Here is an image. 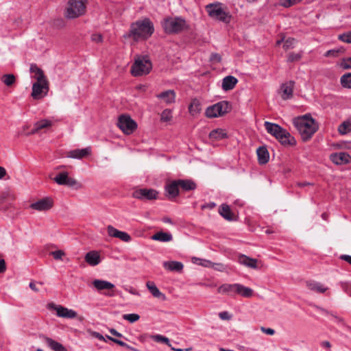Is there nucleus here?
<instances>
[{
	"label": "nucleus",
	"instance_id": "obj_1",
	"mask_svg": "<svg viewBox=\"0 0 351 351\" xmlns=\"http://www.w3.org/2000/svg\"><path fill=\"white\" fill-rule=\"evenodd\" d=\"M293 123L304 141L310 139L318 129L315 121L310 114L294 118Z\"/></svg>",
	"mask_w": 351,
	"mask_h": 351
},
{
	"label": "nucleus",
	"instance_id": "obj_2",
	"mask_svg": "<svg viewBox=\"0 0 351 351\" xmlns=\"http://www.w3.org/2000/svg\"><path fill=\"white\" fill-rule=\"evenodd\" d=\"M154 32L153 23L149 19L145 18L131 24L128 36L134 40H147L153 34Z\"/></svg>",
	"mask_w": 351,
	"mask_h": 351
},
{
	"label": "nucleus",
	"instance_id": "obj_3",
	"mask_svg": "<svg viewBox=\"0 0 351 351\" xmlns=\"http://www.w3.org/2000/svg\"><path fill=\"white\" fill-rule=\"evenodd\" d=\"M266 131L274 136L283 145H293L296 141L293 136L285 129L276 123L265 121L264 123Z\"/></svg>",
	"mask_w": 351,
	"mask_h": 351
},
{
	"label": "nucleus",
	"instance_id": "obj_4",
	"mask_svg": "<svg viewBox=\"0 0 351 351\" xmlns=\"http://www.w3.org/2000/svg\"><path fill=\"white\" fill-rule=\"evenodd\" d=\"M161 25L167 34H178L189 28L186 21L180 16L167 17L161 21Z\"/></svg>",
	"mask_w": 351,
	"mask_h": 351
},
{
	"label": "nucleus",
	"instance_id": "obj_5",
	"mask_svg": "<svg viewBox=\"0 0 351 351\" xmlns=\"http://www.w3.org/2000/svg\"><path fill=\"white\" fill-rule=\"evenodd\" d=\"M86 0H69L65 10L64 15L67 19H75L86 12Z\"/></svg>",
	"mask_w": 351,
	"mask_h": 351
},
{
	"label": "nucleus",
	"instance_id": "obj_6",
	"mask_svg": "<svg viewBox=\"0 0 351 351\" xmlns=\"http://www.w3.org/2000/svg\"><path fill=\"white\" fill-rule=\"evenodd\" d=\"M152 67V62L147 56H138L132 66L131 73L135 77L146 75L149 73Z\"/></svg>",
	"mask_w": 351,
	"mask_h": 351
},
{
	"label": "nucleus",
	"instance_id": "obj_7",
	"mask_svg": "<svg viewBox=\"0 0 351 351\" xmlns=\"http://www.w3.org/2000/svg\"><path fill=\"white\" fill-rule=\"evenodd\" d=\"M206 11L210 17L215 20L229 23L231 21V14L226 12L220 3H210L206 7Z\"/></svg>",
	"mask_w": 351,
	"mask_h": 351
},
{
	"label": "nucleus",
	"instance_id": "obj_8",
	"mask_svg": "<svg viewBox=\"0 0 351 351\" xmlns=\"http://www.w3.org/2000/svg\"><path fill=\"white\" fill-rule=\"evenodd\" d=\"M231 110V105L227 101H219L206 110V116L208 118L221 117Z\"/></svg>",
	"mask_w": 351,
	"mask_h": 351
},
{
	"label": "nucleus",
	"instance_id": "obj_9",
	"mask_svg": "<svg viewBox=\"0 0 351 351\" xmlns=\"http://www.w3.org/2000/svg\"><path fill=\"white\" fill-rule=\"evenodd\" d=\"M117 125L127 135L132 134L137 128L136 121L126 114H122L119 117Z\"/></svg>",
	"mask_w": 351,
	"mask_h": 351
},
{
	"label": "nucleus",
	"instance_id": "obj_10",
	"mask_svg": "<svg viewBox=\"0 0 351 351\" xmlns=\"http://www.w3.org/2000/svg\"><path fill=\"white\" fill-rule=\"evenodd\" d=\"M53 180L59 185H64L70 187H75V189L81 188V184L73 178L69 177L67 171L59 173Z\"/></svg>",
	"mask_w": 351,
	"mask_h": 351
},
{
	"label": "nucleus",
	"instance_id": "obj_11",
	"mask_svg": "<svg viewBox=\"0 0 351 351\" xmlns=\"http://www.w3.org/2000/svg\"><path fill=\"white\" fill-rule=\"evenodd\" d=\"M48 90V81L36 82L32 85L31 95L34 99H40L47 95Z\"/></svg>",
	"mask_w": 351,
	"mask_h": 351
},
{
	"label": "nucleus",
	"instance_id": "obj_12",
	"mask_svg": "<svg viewBox=\"0 0 351 351\" xmlns=\"http://www.w3.org/2000/svg\"><path fill=\"white\" fill-rule=\"evenodd\" d=\"M158 192L153 189H139L134 191L132 196L141 200H153L158 198Z\"/></svg>",
	"mask_w": 351,
	"mask_h": 351
},
{
	"label": "nucleus",
	"instance_id": "obj_13",
	"mask_svg": "<svg viewBox=\"0 0 351 351\" xmlns=\"http://www.w3.org/2000/svg\"><path fill=\"white\" fill-rule=\"evenodd\" d=\"M93 285L97 291H108L107 293H104L105 295L108 297L114 296V293L113 291L114 285L111 283L110 282L104 280L95 279L93 281Z\"/></svg>",
	"mask_w": 351,
	"mask_h": 351
},
{
	"label": "nucleus",
	"instance_id": "obj_14",
	"mask_svg": "<svg viewBox=\"0 0 351 351\" xmlns=\"http://www.w3.org/2000/svg\"><path fill=\"white\" fill-rule=\"evenodd\" d=\"M53 206L52 198L47 197L30 204L29 207L38 211H45L51 209Z\"/></svg>",
	"mask_w": 351,
	"mask_h": 351
},
{
	"label": "nucleus",
	"instance_id": "obj_15",
	"mask_svg": "<svg viewBox=\"0 0 351 351\" xmlns=\"http://www.w3.org/2000/svg\"><path fill=\"white\" fill-rule=\"evenodd\" d=\"M51 308L56 311V315L59 317L73 319L77 317V313L73 309H69L61 305L50 304Z\"/></svg>",
	"mask_w": 351,
	"mask_h": 351
},
{
	"label": "nucleus",
	"instance_id": "obj_16",
	"mask_svg": "<svg viewBox=\"0 0 351 351\" xmlns=\"http://www.w3.org/2000/svg\"><path fill=\"white\" fill-rule=\"evenodd\" d=\"M179 188L180 186L178 184V180H173L170 183L166 184L165 187V191L166 193V196L168 197L169 199H173L178 196Z\"/></svg>",
	"mask_w": 351,
	"mask_h": 351
},
{
	"label": "nucleus",
	"instance_id": "obj_17",
	"mask_svg": "<svg viewBox=\"0 0 351 351\" xmlns=\"http://www.w3.org/2000/svg\"><path fill=\"white\" fill-rule=\"evenodd\" d=\"M238 284H223L219 287L217 292L221 294H226L230 297H235L237 295Z\"/></svg>",
	"mask_w": 351,
	"mask_h": 351
},
{
	"label": "nucleus",
	"instance_id": "obj_18",
	"mask_svg": "<svg viewBox=\"0 0 351 351\" xmlns=\"http://www.w3.org/2000/svg\"><path fill=\"white\" fill-rule=\"evenodd\" d=\"M91 153V148L87 147L83 149H76L71 150L66 153V157L75 159H82L90 155Z\"/></svg>",
	"mask_w": 351,
	"mask_h": 351
},
{
	"label": "nucleus",
	"instance_id": "obj_19",
	"mask_svg": "<svg viewBox=\"0 0 351 351\" xmlns=\"http://www.w3.org/2000/svg\"><path fill=\"white\" fill-rule=\"evenodd\" d=\"M330 158L333 163L337 165H341L348 163L351 157L349 154L345 152H340L332 154Z\"/></svg>",
	"mask_w": 351,
	"mask_h": 351
},
{
	"label": "nucleus",
	"instance_id": "obj_20",
	"mask_svg": "<svg viewBox=\"0 0 351 351\" xmlns=\"http://www.w3.org/2000/svg\"><path fill=\"white\" fill-rule=\"evenodd\" d=\"M294 84L295 82L293 81H289L281 85V97L284 100L289 99L293 97Z\"/></svg>",
	"mask_w": 351,
	"mask_h": 351
},
{
	"label": "nucleus",
	"instance_id": "obj_21",
	"mask_svg": "<svg viewBox=\"0 0 351 351\" xmlns=\"http://www.w3.org/2000/svg\"><path fill=\"white\" fill-rule=\"evenodd\" d=\"M84 259L90 266H96L101 262L99 253L95 250H92L86 253Z\"/></svg>",
	"mask_w": 351,
	"mask_h": 351
},
{
	"label": "nucleus",
	"instance_id": "obj_22",
	"mask_svg": "<svg viewBox=\"0 0 351 351\" xmlns=\"http://www.w3.org/2000/svg\"><path fill=\"white\" fill-rule=\"evenodd\" d=\"M40 337L42 338L47 345L53 351H67L66 348L63 346L60 343L52 339L50 337H48L45 335H40Z\"/></svg>",
	"mask_w": 351,
	"mask_h": 351
},
{
	"label": "nucleus",
	"instance_id": "obj_23",
	"mask_svg": "<svg viewBox=\"0 0 351 351\" xmlns=\"http://www.w3.org/2000/svg\"><path fill=\"white\" fill-rule=\"evenodd\" d=\"M52 123L50 120L48 119H42L40 121H36L34 123V128L32 130L31 132H27L25 134V135H32L34 134L37 132H38L39 130L49 128L51 126Z\"/></svg>",
	"mask_w": 351,
	"mask_h": 351
},
{
	"label": "nucleus",
	"instance_id": "obj_24",
	"mask_svg": "<svg viewBox=\"0 0 351 351\" xmlns=\"http://www.w3.org/2000/svg\"><path fill=\"white\" fill-rule=\"evenodd\" d=\"M237 82L238 80L235 77L228 75L223 79L221 88L225 91L232 90Z\"/></svg>",
	"mask_w": 351,
	"mask_h": 351
},
{
	"label": "nucleus",
	"instance_id": "obj_25",
	"mask_svg": "<svg viewBox=\"0 0 351 351\" xmlns=\"http://www.w3.org/2000/svg\"><path fill=\"white\" fill-rule=\"evenodd\" d=\"M29 71L32 74V77L36 79L37 82L47 81L43 70L36 64H31Z\"/></svg>",
	"mask_w": 351,
	"mask_h": 351
},
{
	"label": "nucleus",
	"instance_id": "obj_26",
	"mask_svg": "<svg viewBox=\"0 0 351 351\" xmlns=\"http://www.w3.org/2000/svg\"><path fill=\"white\" fill-rule=\"evenodd\" d=\"M238 262L241 265H245L250 268L256 269L257 267V260L244 254H241L239 256Z\"/></svg>",
	"mask_w": 351,
	"mask_h": 351
},
{
	"label": "nucleus",
	"instance_id": "obj_27",
	"mask_svg": "<svg viewBox=\"0 0 351 351\" xmlns=\"http://www.w3.org/2000/svg\"><path fill=\"white\" fill-rule=\"evenodd\" d=\"M146 287L154 298L161 299L163 301L166 300L165 295L160 292L154 282H147Z\"/></svg>",
	"mask_w": 351,
	"mask_h": 351
},
{
	"label": "nucleus",
	"instance_id": "obj_28",
	"mask_svg": "<svg viewBox=\"0 0 351 351\" xmlns=\"http://www.w3.org/2000/svg\"><path fill=\"white\" fill-rule=\"evenodd\" d=\"M156 97L158 99H164L167 104H173L176 101V93L173 90H168L158 94Z\"/></svg>",
	"mask_w": 351,
	"mask_h": 351
},
{
	"label": "nucleus",
	"instance_id": "obj_29",
	"mask_svg": "<svg viewBox=\"0 0 351 351\" xmlns=\"http://www.w3.org/2000/svg\"><path fill=\"white\" fill-rule=\"evenodd\" d=\"M163 267L165 269L171 271L182 272L184 265L179 261H165L163 263Z\"/></svg>",
	"mask_w": 351,
	"mask_h": 351
},
{
	"label": "nucleus",
	"instance_id": "obj_30",
	"mask_svg": "<svg viewBox=\"0 0 351 351\" xmlns=\"http://www.w3.org/2000/svg\"><path fill=\"white\" fill-rule=\"evenodd\" d=\"M151 239L160 242H170L173 240V236L170 232L160 231L153 234Z\"/></svg>",
	"mask_w": 351,
	"mask_h": 351
},
{
	"label": "nucleus",
	"instance_id": "obj_31",
	"mask_svg": "<svg viewBox=\"0 0 351 351\" xmlns=\"http://www.w3.org/2000/svg\"><path fill=\"white\" fill-rule=\"evenodd\" d=\"M258 162L261 165L266 164L269 159V152L264 146L259 147L256 150Z\"/></svg>",
	"mask_w": 351,
	"mask_h": 351
},
{
	"label": "nucleus",
	"instance_id": "obj_32",
	"mask_svg": "<svg viewBox=\"0 0 351 351\" xmlns=\"http://www.w3.org/2000/svg\"><path fill=\"white\" fill-rule=\"evenodd\" d=\"M178 184L180 188H181L184 191H193L196 189L197 184L192 180H178Z\"/></svg>",
	"mask_w": 351,
	"mask_h": 351
},
{
	"label": "nucleus",
	"instance_id": "obj_33",
	"mask_svg": "<svg viewBox=\"0 0 351 351\" xmlns=\"http://www.w3.org/2000/svg\"><path fill=\"white\" fill-rule=\"evenodd\" d=\"M219 213L226 220L233 221V213L230 206L226 204H222L219 208Z\"/></svg>",
	"mask_w": 351,
	"mask_h": 351
},
{
	"label": "nucleus",
	"instance_id": "obj_34",
	"mask_svg": "<svg viewBox=\"0 0 351 351\" xmlns=\"http://www.w3.org/2000/svg\"><path fill=\"white\" fill-rule=\"evenodd\" d=\"M306 286L308 289L315 291L317 293H324L328 289L327 287H325L320 282H315V281L306 282Z\"/></svg>",
	"mask_w": 351,
	"mask_h": 351
},
{
	"label": "nucleus",
	"instance_id": "obj_35",
	"mask_svg": "<svg viewBox=\"0 0 351 351\" xmlns=\"http://www.w3.org/2000/svg\"><path fill=\"white\" fill-rule=\"evenodd\" d=\"M254 291L250 288L245 287L241 284H238V288L237 290V295H240L245 298H250L253 295Z\"/></svg>",
	"mask_w": 351,
	"mask_h": 351
},
{
	"label": "nucleus",
	"instance_id": "obj_36",
	"mask_svg": "<svg viewBox=\"0 0 351 351\" xmlns=\"http://www.w3.org/2000/svg\"><path fill=\"white\" fill-rule=\"evenodd\" d=\"M227 136L226 132L221 128L213 130L209 134L210 138L216 141L222 140L227 138Z\"/></svg>",
	"mask_w": 351,
	"mask_h": 351
},
{
	"label": "nucleus",
	"instance_id": "obj_37",
	"mask_svg": "<svg viewBox=\"0 0 351 351\" xmlns=\"http://www.w3.org/2000/svg\"><path fill=\"white\" fill-rule=\"evenodd\" d=\"M189 110L192 115L199 113L201 111L200 101L197 99H193L189 106Z\"/></svg>",
	"mask_w": 351,
	"mask_h": 351
},
{
	"label": "nucleus",
	"instance_id": "obj_38",
	"mask_svg": "<svg viewBox=\"0 0 351 351\" xmlns=\"http://www.w3.org/2000/svg\"><path fill=\"white\" fill-rule=\"evenodd\" d=\"M340 83L342 87L351 88V73L343 74L340 78Z\"/></svg>",
	"mask_w": 351,
	"mask_h": 351
},
{
	"label": "nucleus",
	"instance_id": "obj_39",
	"mask_svg": "<svg viewBox=\"0 0 351 351\" xmlns=\"http://www.w3.org/2000/svg\"><path fill=\"white\" fill-rule=\"evenodd\" d=\"M338 132L341 134H346L351 132V121H345L338 127Z\"/></svg>",
	"mask_w": 351,
	"mask_h": 351
},
{
	"label": "nucleus",
	"instance_id": "obj_40",
	"mask_svg": "<svg viewBox=\"0 0 351 351\" xmlns=\"http://www.w3.org/2000/svg\"><path fill=\"white\" fill-rule=\"evenodd\" d=\"M16 78L13 74H5L1 77V81L8 86H12Z\"/></svg>",
	"mask_w": 351,
	"mask_h": 351
},
{
	"label": "nucleus",
	"instance_id": "obj_41",
	"mask_svg": "<svg viewBox=\"0 0 351 351\" xmlns=\"http://www.w3.org/2000/svg\"><path fill=\"white\" fill-rule=\"evenodd\" d=\"M302 57V51H300L299 53H294L291 52L289 53L287 57V62H293L299 61Z\"/></svg>",
	"mask_w": 351,
	"mask_h": 351
},
{
	"label": "nucleus",
	"instance_id": "obj_42",
	"mask_svg": "<svg viewBox=\"0 0 351 351\" xmlns=\"http://www.w3.org/2000/svg\"><path fill=\"white\" fill-rule=\"evenodd\" d=\"M108 338L110 340H111L113 342H114L115 343H117L118 345H119V346H121L122 347H124V348H127L128 350H130L132 351H139L138 349L129 346L128 344H127L126 343L123 342V341H121V340L112 338V337H109V336H108Z\"/></svg>",
	"mask_w": 351,
	"mask_h": 351
},
{
	"label": "nucleus",
	"instance_id": "obj_43",
	"mask_svg": "<svg viewBox=\"0 0 351 351\" xmlns=\"http://www.w3.org/2000/svg\"><path fill=\"white\" fill-rule=\"evenodd\" d=\"M295 43H296V40L293 38L289 37L287 39L285 40L284 45H283V49L285 50L293 49L294 47Z\"/></svg>",
	"mask_w": 351,
	"mask_h": 351
},
{
	"label": "nucleus",
	"instance_id": "obj_44",
	"mask_svg": "<svg viewBox=\"0 0 351 351\" xmlns=\"http://www.w3.org/2000/svg\"><path fill=\"white\" fill-rule=\"evenodd\" d=\"M343 51H344V49L343 48L330 49L325 53L324 56L325 57H330V56L337 57L339 55V53H343Z\"/></svg>",
	"mask_w": 351,
	"mask_h": 351
},
{
	"label": "nucleus",
	"instance_id": "obj_45",
	"mask_svg": "<svg viewBox=\"0 0 351 351\" xmlns=\"http://www.w3.org/2000/svg\"><path fill=\"white\" fill-rule=\"evenodd\" d=\"M107 232L108 234L110 237L117 238L118 234L120 232V230L115 228L114 226L111 225H108L107 226Z\"/></svg>",
	"mask_w": 351,
	"mask_h": 351
},
{
	"label": "nucleus",
	"instance_id": "obj_46",
	"mask_svg": "<svg viewBox=\"0 0 351 351\" xmlns=\"http://www.w3.org/2000/svg\"><path fill=\"white\" fill-rule=\"evenodd\" d=\"M123 317L125 320H128L131 323H134L139 319L140 316L136 313H130L123 315Z\"/></svg>",
	"mask_w": 351,
	"mask_h": 351
},
{
	"label": "nucleus",
	"instance_id": "obj_47",
	"mask_svg": "<svg viewBox=\"0 0 351 351\" xmlns=\"http://www.w3.org/2000/svg\"><path fill=\"white\" fill-rule=\"evenodd\" d=\"M172 118V111L169 109L164 110L161 113V120L163 121H169Z\"/></svg>",
	"mask_w": 351,
	"mask_h": 351
},
{
	"label": "nucleus",
	"instance_id": "obj_48",
	"mask_svg": "<svg viewBox=\"0 0 351 351\" xmlns=\"http://www.w3.org/2000/svg\"><path fill=\"white\" fill-rule=\"evenodd\" d=\"M339 39L344 43H351V31L339 35Z\"/></svg>",
	"mask_w": 351,
	"mask_h": 351
},
{
	"label": "nucleus",
	"instance_id": "obj_49",
	"mask_svg": "<svg viewBox=\"0 0 351 351\" xmlns=\"http://www.w3.org/2000/svg\"><path fill=\"white\" fill-rule=\"evenodd\" d=\"M117 238L124 242H130L132 240L130 235L123 231L119 232Z\"/></svg>",
	"mask_w": 351,
	"mask_h": 351
},
{
	"label": "nucleus",
	"instance_id": "obj_50",
	"mask_svg": "<svg viewBox=\"0 0 351 351\" xmlns=\"http://www.w3.org/2000/svg\"><path fill=\"white\" fill-rule=\"evenodd\" d=\"M340 66L343 69H351V58L343 59L340 63Z\"/></svg>",
	"mask_w": 351,
	"mask_h": 351
},
{
	"label": "nucleus",
	"instance_id": "obj_51",
	"mask_svg": "<svg viewBox=\"0 0 351 351\" xmlns=\"http://www.w3.org/2000/svg\"><path fill=\"white\" fill-rule=\"evenodd\" d=\"M152 339H153V340H154L156 342H161V343H166V344H167L169 341V340L167 337H164L161 335H154L152 337Z\"/></svg>",
	"mask_w": 351,
	"mask_h": 351
},
{
	"label": "nucleus",
	"instance_id": "obj_52",
	"mask_svg": "<svg viewBox=\"0 0 351 351\" xmlns=\"http://www.w3.org/2000/svg\"><path fill=\"white\" fill-rule=\"evenodd\" d=\"M51 255L56 260H60L64 255V252L62 250H56L51 252Z\"/></svg>",
	"mask_w": 351,
	"mask_h": 351
},
{
	"label": "nucleus",
	"instance_id": "obj_53",
	"mask_svg": "<svg viewBox=\"0 0 351 351\" xmlns=\"http://www.w3.org/2000/svg\"><path fill=\"white\" fill-rule=\"evenodd\" d=\"M330 315L335 319V322L337 324H339L343 326H346V323H345V321L343 317L337 316V315H335L333 313H330Z\"/></svg>",
	"mask_w": 351,
	"mask_h": 351
},
{
	"label": "nucleus",
	"instance_id": "obj_54",
	"mask_svg": "<svg viewBox=\"0 0 351 351\" xmlns=\"http://www.w3.org/2000/svg\"><path fill=\"white\" fill-rule=\"evenodd\" d=\"M219 317L222 320H230L232 317L228 311H222L219 313Z\"/></svg>",
	"mask_w": 351,
	"mask_h": 351
},
{
	"label": "nucleus",
	"instance_id": "obj_55",
	"mask_svg": "<svg viewBox=\"0 0 351 351\" xmlns=\"http://www.w3.org/2000/svg\"><path fill=\"white\" fill-rule=\"evenodd\" d=\"M91 40L95 43H101L103 36L101 34H93L91 35Z\"/></svg>",
	"mask_w": 351,
	"mask_h": 351
},
{
	"label": "nucleus",
	"instance_id": "obj_56",
	"mask_svg": "<svg viewBox=\"0 0 351 351\" xmlns=\"http://www.w3.org/2000/svg\"><path fill=\"white\" fill-rule=\"evenodd\" d=\"M296 2V0H282L281 5L285 8H289L293 5Z\"/></svg>",
	"mask_w": 351,
	"mask_h": 351
},
{
	"label": "nucleus",
	"instance_id": "obj_57",
	"mask_svg": "<svg viewBox=\"0 0 351 351\" xmlns=\"http://www.w3.org/2000/svg\"><path fill=\"white\" fill-rule=\"evenodd\" d=\"M210 60L212 62H219L221 60V56L219 53H213L210 55Z\"/></svg>",
	"mask_w": 351,
	"mask_h": 351
},
{
	"label": "nucleus",
	"instance_id": "obj_58",
	"mask_svg": "<svg viewBox=\"0 0 351 351\" xmlns=\"http://www.w3.org/2000/svg\"><path fill=\"white\" fill-rule=\"evenodd\" d=\"M261 330L262 332L269 335H273L275 333V330L270 328L261 327Z\"/></svg>",
	"mask_w": 351,
	"mask_h": 351
},
{
	"label": "nucleus",
	"instance_id": "obj_59",
	"mask_svg": "<svg viewBox=\"0 0 351 351\" xmlns=\"http://www.w3.org/2000/svg\"><path fill=\"white\" fill-rule=\"evenodd\" d=\"M6 270V264L4 259H0V274L4 273Z\"/></svg>",
	"mask_w": 351,
	"mask_h": 351
},
{
	"label": "nucleus",
	"instance_id": "obj_60",
	"mask_svg": "<svg viewBox=\"0 0 351 351\" xmlns=\"http://www.w3.org/2000/svg\"><path fill=\"white\" fill-rule=\"evenodd\" d=\"M215 206H216V204L215 202H209L208 204L202 205V209L209 208L211 210V209L214 208Z\"/></svg>",
	"mask_w": 351,
	"mask_h": 351
},
{
	"label": "nucleus",
	"instance_id": "obj_61",
	"mask_svg": "<svg viewBox=\"0 0 351 351\" xmlns=\"http://www.w3.org/2000/svg\"><path fill=\"white\" fill-rule=\"evenodd\" d=\"M340 259L346 261L351 265V256L347 254H343L340 256Z\"/></svg>",
	"mask_w": 351,
	"mask_h": 351
},
{
	"label": "nucleus",
	"instance_id": "obj_62",
	"mask_svg": "<svg viewBox=\"0 0 351 351\" xmlns=\"http://www.w3.org/2000/svg\"><path fill=\"white\" fill-rule=\"evenodd\" d=\"M125 290L132 295H139V293L134 288H133L132 287H130L129 288H125Z\"/></svg>",
	"mask_w": 351,
	"mask_h": 351
},
{
	"label": "nucleus",
	"instance_id": "obj_63",
	"mask_svg": "<svg viewBox=\"0 0 351 351\" xmlns=\"http://www.w3.org/2000/svg\"><path fill=\"white\" fill-rule=\"evenodd\" d=\"M297 185L300 187H304L306 186H312L313 183L308 182H298Z\"/></svg>",
	"mask_w": 351,
	"mask_h": 351
},
{
	"label": "nucleus",
	"instance_id": "obj_64",
	"mask_svg": "<svg viewBox=\"0 0 351 351\" xmlns=\"http://www.w3.org/2000/svg\"><path fill=\"white\" fill-rule=\"evenodd\" d=\"M110 332L112 335L118 337H121L123 336L121 333L117 332L115 329H113V328L110 330Z\"/></svg>",
	"mask_w": 351,
	"mask_h": 351
}]
</instances>
